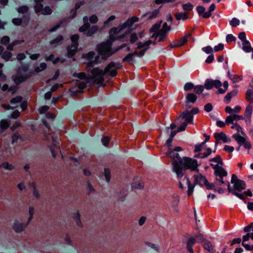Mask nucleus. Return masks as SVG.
<instances>
[{"instance_id":"4c0bfd02","label":"nucleus","mask_w":253,"mask_h":253,"mask_svg":"<svg viewBox=\"0 0 253 253\" xmlns=\"http://www.w3.org/2000/svg\"><path fill=\"white\" fill-rule=\"evenodd\" d=\"M20 43V42L19 41H14L11 43L8 44L6 46V49L8 51H12L13 49V47L16 44Z\"/></svg>"},{"instance_id":"0e129e2a","label":"nucleus","mask_w":253,"mask_h":253,"mask_svg":"<svg viewBox=\"0 0 253 253\" xmlns=\"http://www.w3.org/2000/svg\"><path fill=\"white\" fill-rule=\"evenodd\" d=\"M138 40V37L136 33H133L130 37V42L131 43H134Z\"/></svg>"},{"instance_id":"79ce46f5","label":"nucleus","mask_w":253,"mask_h":253,"mask_svg":"<svg viewBox=\"0 0 253 253\" xmlns=\"http://www.w3.org/2000/svg\"><path fill=\"white\" fill-rule=\"evenodd\" d=\"M223 85L224 89L220 88L219 87L218 88V91L219 93L223 94V93H225L228 89V83L227 81H225L223 83Z\"/></svg>"},{"instance_id":"6e6552de","label":"nucleus","mask_w":253,"mask_h":253,"mask_svg":"<svg viewBox=\"0 0 253 253\" xmlns=\"http://www.w3.org/2000/svg\"><path fill=\"white\" fill-rule=\"evenodd\" d=\"M193 117L189 111H185L183 112L179 116L177 120H180L181 126L178 127L177 131H184L188 123H192Z\"/></svg>"},{"instance_id":"7ed1b4c3","label":"nucleus","mask_w":253,"mask_h":253,"mask_svg":"<svg viewBox=\"0 0 253 253\" xmlns=\"http://www.w3.org/2000/svg\"><path fill=\"white\" fill-rule=\"evenodd\" d=\"M161 22L158 23H156L150 29L151 33H153L152 38L155 39L158 38V42L164 41L168 37V32L170 30V27L168 26L166 22L163 25L162 28L160 29Z\"/></svg>"},{"instance_id":"f3484780","label":"nucleus","mask_w":253,"mask_h":253,"mask_svg":"<svg viewBox=\"0 0 253 253\" xmlns=\"http://www.w3.org/2000/svg\"><path fill=\"white\" fill-rule=\"evenodd\" d=\"M189 12H177L174 14V17L177 20H185L189 18Z\"/></svg>"},{"instance_id":"72a5a7b5","label":"nucleus","mask_w":253,"mask_h":253,"mask_svg":"<svg viewBox=\"0 0 253 253\" xmlns=\"http://www.w3.org/2000/svg\"><path fill=\"white\" fill-rule=\"evenodd\" d=\"M12 53L9 51L5 50L3 51V52L1 57L5 61H8L12 57Z\"/></svg>"},{"instance_id":"f257e3e1","label":"nucleus","mask_w":253,"mask_h":253,"mask_svg":"<svg viewBox=\"0 0 253 253\" xmlns=\"http://www.w3.org/2000/svg\"><path fill=\"white\" fill-rule=\"evenodd\" d=\"M172 165V170L176 174L178 178L182 177L184 171L189 169L191 171H198V164L197 160L188 157L181 158L177 153L171 151L169 153Z\"/></svg>"},{"instance_id":"bf43d9fd","label":"nucleus","mask_w":253,"mask_h":253,"mask_svg":"<svg viewBox=\"0 0 253 253\" xmlns=\"http://www.w3.org/2000/svg\"><path fill=\"white\" fill-rule=\"evenodd\" d=\"M49 109V107L46 105L43 106L39 109V112L40 114H42L45 113Z\"/></svg>"},{"instance_id":"37998d69","label":"nucleus","mask_w":253,"mask_h":253,"mask_svg":"<svg viewBox=\"0 0 253 253\" xmlns=\"http://www.w3.org/2000/svg\"><path fill=\"white\" fill-rule=\"evenodd\" d=\"M10 42V38L8 36H4L1 38L0 43L3 45H7Z\"/></svg>"},{"instance_id":"f03ea898","label":"nucleus","mask_w":253,"mask_h":253,"mask_svg":"<svg viewBox=\"0 0 253 253\" xmlns=\"http://www.w3.org/2000/svg\"><path fill=\"white\" fill-rule=\"evenodd\" d=\"M231 182L233 184V188L232 189L230 188L229 182H227L226 183L228 191L232 193L240 199L244 200L245 197L244 195L239 192H241L242 190L246 189V184L245 182L242 180L238 179L236 174H233L232 175Z\"/></svg>"},{"instance_id":"e433bc0d","label":"nucleus","mask_w":253,"mask_h":253,"mask_svg":"<svg viewBox=\"0 0 253 253\" xmlns=\"http://www.w3.org/2000/svg\"><path fill=\"white\" fill-rule=\"evenodd\" d=\"M17 10L19 13L25 14L29 11V7L26 5H22L19 7Z\"/></svg>"},{"instance_id":"dca6fc26","label":"nucleus","mask_w":253,"mask_h":253,"mask_svg":"<svg viewBox=\"0 0 253 253\" xmlns=\"http://www.w3.org/2000/svg\"><path fill=\"white\" fill-rule=\"evenodd\" d=\"M214 137L216 139L215 144L217 145L219 140H221L224 143H226L230 140L228 139L225 133L223 132L220 133H215Z\"/></svg>"},{"instance_id":"a211bd4d","label":"nucleus","mask_w":253,"mask_h":253,"mask_svg":"<svg viewBox=\"0 0 253 253\" xmlns=\"http://www.w3.org/2000/svg\"><path fill=\"white\" fill-rule=\"evenodd\" d=\"M83 21L84 22V25L80 27L79 29V31L80 32H84L87 30H88L90 26V24L88 22V18L87 16H84L83 18Z\"/></svg>"},{"instance_id":"6e6d98bb","label":"nucleus","mask_w":253,"mask_h":253,"mask_svg":"<svg viewBox=\"0 0 253 253\" xmlns=\"http://www.w3.org/2000/svg\"><path fill=\"white\" fill-rule=\"evenodd\" d=\"M99 56H96L95 58V59L93 61H89L86 63V67H92L93 66L94 64H97L98 62Z\"/></svg>"},{"instance_id":"1a4fd4ad","label":"nucleus","mask_w":253,"mask_h":253,"mask_svg":"<svg viewBox=\"0 0 253 253\" xmlns=\"http://www.w3.org/2000/svg\"><path fill=\"white\" fill-rule=\"evenodd\" d=\"M122 66L119 63L111 62L105 68L104 73L105 76L115 77L118 74V70L121 69Z\"/></svg>"},{"instance_id":"e2e57ef3","label":"nucleus","mask_w":253,"mask_h":253,"mask_svg":"<svg viewBox=\"0 0 253 253\" xmlns=\"http://www.w3.org/2000/svg\"><path fill=\"white\" fill-rule=\"evenodd\" d=\"M230 25L233 27H236L240 23V21L236 18H234L230 22Z\"/></svg>"},{"instance_id":"864d4df0","label":"nucleus","mask_w":253,"mask_h":253,"mask_svg":"<svg viewBox=\"0 0 253 253\" xmlns=\"http://www.w3.org/2000/svg\"><path fill=\"white\" fill-rule=\"evenodd\" d=\"M22 101V97L21 96H17L13 98H12L10 103L12 104L17 103L21 102Z\"/></svg>"},{"instance_id":"a19ab883","label":"nucleus","mask_w":253,"mask_h":253,"mask_svg":"<svg viewBox=\"0 0 253 253\" xmlns=\"http://www.w3.org/2000/svg\"><path fill=\"white\" fill-rule=\"evenodd\" d=\"M172 140H173V139L169 138L167 141V144L169 150H168V152H167L166 154L169 157V153L171 151H173L171 149V146H172L171 142H172Z\"/></svg>"},{"instance_id":"c756f323","label":"nucleus","mask_w":253,"mask_h":253,"mask_svg":"<svg viewBox=\"0 0 253 253\" xmlns=\"http://www.w3.org/2000/svg\"><path fill=\"white\" fill-rule=\"evenodd\" d=\"M215 6L214 4H211L208 12H206L203 15V18H208L211 15V12L215 9Z\"/></svg>"},{"instance_id":"680f3d73","label":"nucleus","mask_w":253,"mask_h":253,"mask_svg":"<svg viewBox=\"0 0 253 253\" xmlns=\"http://www.w3.org/2000/svg\"><path fill=\"white\" fill-rule=\"evenodd\" d=\"M175 0H155V2L157 4L165 3H169L175 1Z\"/></svg>"},{"instance_id":"69168bd1","label":"nucleus","mask_w":253,"mask_h":253,"mask_svg":"<svg viewBox=\"0 0 253 253\" xmlns=\"http://www.w3.org/2000/svg\"><path fill=\"white\" fill-rule=\"evenodd\" d=\"M89 22L92 24H95L98 21V18L95 15H92L89 18Z\"/></svg>"},{"instance_id":"49530a36","label":"nucleus","mask_w":253,"mask_h":253,"mask_svg":"<svg viewBox=\"0 0 253 253\" xmlns=\"http://www.w3.org/2000/svg\"><path fill=\"white\" fill-rule=\"evenodd\" d=\"M0 166L3 168L5 169L8 170H12L14 169V167L12 165L8 163L7 162H5L1 164Z\"/></svg>"},{"instance_id":"c9c22d12","label":"nucleus","mask_w":253,"mask_h":253,"mask_svg":"<svg viewBox=\"0 0 253 253\" xmlns=\"http://www.w3.org/2000/svg\"><path fill=\"white\" fill-rule=\"evenodd\" d=\"M210 162H213L216 163H217L216 165H218L219 166H220V165L223 166V165L222 159L220 157V156L219 155L216 156L215 157L211 159Z\"/></svg>"},{"instance_id":"4be33fe9","label":"nucleus","mask_w":253,"mask_h":253,"mask_svg":"<svg viewBox=\"0 0 253 253\" xmlns=\"http://www.w3.org/2000/svg\"><path fill=\"white\" fill-rule=\"evenodd\" d=\"M63 36L59 35L55 39L50 42V44L51 45H56L60 43L63 41Z\"/></svg>"},{"instance_id":"de8ad7c7","label":"nucleus","mask_w":253,"mask_h":253,"mask_svg":"<svg viewBox=\"0 0 253 253\" xmlns=\"http://www.w3.org/2000/svg\"><path fill=\"white\" fill-rule=\"evenodd\" d=\"M12 22L14 25L16 26H20L22 25L23 20L21 18H15L12 19Z\"/></svg>"},{"instance_id":"3c124183","label":"nucleus","mask_w":253,"mask_h":253,"mask_svg":"<svg viewBox=\"0 0 253 253\" xmlns=\"http://www.w3.org/2000/svg\"><path fill=\"white\" fill-rule=\"evenodd\" d=\"M43 9V5L41 3H38L35 6V10L36 13L42 12Z\"/></svg>"},{"instance_id":"7c9ffc66","label":"nucleus","mask_w":253,"mask_h":253,"mask_svg":"<svg viewBox=\"0 0 253 253\" xmlns=\"http://www.w3.org/2000/svg\"><path fill=\"white\" fill-rule=\"evenodd\" d=\"M228 76L230 79L233 81V83L239 82V81L242 80V76H240L238 75H231L228 72Z\"/></svg>"},{"instance_id":"412c9836","label":"nucleus","mask_w":253,"mask_h":253,"mask_svg":"<svg viewBox=\"0 0 253 253\" xmlns=\"http://www.w3.org/2000/svg\"><path fill=\"white\" fill-rule=\"evenodd\" d=\"M237 91L236 90H232L230 92H228L226 95L224 97V101L226 103H229L231 98L236 95Z\"/></svg>"},{"instance_id":"39448f33","label":"nucleus","mask_w":253,"mask_h":253,"mask_svg":"<svg viewBox=\"0 0 253 253\" xmlns=\"http://www.w3.org/2000/svg\"><path fill=\"white\" fill-rule=\"evenodd\" d=\"M153 43L155 44V42H152L151 40H148L144 42H138L137 43L136 50L132 53L128 54L125 58L123 59V62H130L133 60V56L136 55L138 57L143 56L146 51L150 48V45Z\"/></svg>"},{"instance_id":"a878e982","label":"nucleus","mask_w":253,"mask_h":253,"mask_svg":"<svg viewBox=\"0 0 253 253\" xmlns=\"http://www.w3.org/2000/svg\"><path fill=\"white\" fill-rule=\"evenodd\" d=\"M196 240L194 237H190L187 242V249L188 251H192L193 250L192 246L195 243Z\"/></svg>"},{"instance_id":"4d7b16f0","label":"nucleus","mask_w":253,"mask_h":253,"mask_svg":"<svg viewBox=\"0 0 253 253\" xmlns=\"http://www.w3.org/2000/svg\"><path fill=\"white\" fill-rule=\"evenodd\" d=\"M110 141V138L108 136H104L101 139L103 144L105 146H107L109 145Z\"/></svg>"},{"instance_id":"09e8293b","label":"nucleus","mask_w":253,"mask_h":253,"mask_svg":"<svg viewBox=\"0 0 253 253\" xmlns=\"http://www.w3.org/2000/svg\"><path fill=\"white\" fill-rule=\"evenodd\" d=\"M197 10L199 15L202 16L203 17V15L205 13V8L203 6H198L197 7Z\"/></svg>"},{"instance_id":"c03bdc74","label":"nucleus","mask_w":253,"mask_h":253,"mask_svg":"<svg viewBox=\"0 0 253 253\" xmlns=\"http://www.w3.org/2000/svg\"><path fill=\"white\" fill-rule=\"evenodd\" d=\"M205 87V85H196V86H194V91L196 93L198 94H201L204 90Z\"/></svg>"},{"instance_id":"603ef678","label":"nucleus","mask_w":253,"mask_h":253,"mask_svg":"<svg viewBox=\"0 0 253 253\" xmlns=\"http://www.w3.org/2000/svg\"><path fill=\"white\" fill-rule=\"evenodd\" d=\"M104 174L107 181L109 182L111 178V173L110 169H105Z\"/></svg>"},{"instance_id":"0eeeda50","label":"nucleus","mask_w":253,"mask_h":253,"mask_svg":"<svg viewBox=\"0 0 253 253\" xmlns=\"http://www.w3.org/2000/svg\"><path fill=\"white\" fill-rule=\"evenodd\" d=\"M90 73L91 75L88 77V79L92 80L94 83L98 84H102L104 83L105 75L102 70L98 68H93L90 70Z\"/></svg>"},{"instance_id":"5701e85b","label":"nucleus","mask_w":253,"mask_h":253,"mask_svg":"<svg viewBox=\"0 0 253 253\" xmlns=\"http://www.w3.org/2000/svg\"><path fill=\"white\" fill-rule=\"evenodd\" d=\"M253 111V106L249 105L246 108L244 112V117H246L249 120H251Z\"/></svg>"},{"instance_id":"cd10ccee","label":"nucleus","mask_w":253,"mask_h":253,"mask_svg":"<svg viewBox=\"0 0 253 253\" xmlns=\"http://www.w3.org/2000/svg\"><path fill=\"white\" fill-rule=\"evenodd\" d=\"M245 97L248 101L253 104V91L251 89L247 91Z\"/></svg>"},{"instance_id":"8fccbe9b","label":"nucleus","mask_w":253,"mask_h":253,"mask_svg":"<svg viewBox=\"0 0 253 253\" xmlns=\"http://www.w3.org/2000/svg\"><path fill=\"white\" fill-rule=\"evenodd\" d=\"M95 53L93 51H90L88 52V53L85 54L84 55V58L87 59V60H91L93 58Z\"/></svg>"},{"instance_id":"5fc2aeb1","label":"nucleus","mask_w":253,"mask_h":253,"mask_svg":"<svg viewBox=\"0 0 253 253\" xmlns=\"http://www.w3.org/2000/svg\"><path fill=\"white\" fill-rule=\"evenodd\" d=\"M54 55L52 54H51L49 56H46L45 57V60L46 61H52L53 63L54 64L56 63L59 60V58H57L55 60H54Z\"/></svg>"},{"instance_id":"ea45409f","label":"nucleus","mask_w":253,"mask_h":253,"mask_svg":"<svg viewBox=\"0 0 253 253\" xmlns=\"http://www.w3.org/2000/svg\"><path fill=\"white\" fill-rule=\"evenodd\" d=\"M47 67L46 64L45 63H41L39 67H38L35 68V71L36 73H39L41 72L44 70H45Z\"/></svg>"},{"instance_id":"9b49d317","label":"nucleus","mask_w":253,"mask_h":253,"mask_svg":"<svg viewBox=\"0 0 253 253\" xmlns=\"http://www.w3.org/2000/svg\"><path fill=\"white\" fill-rule=\"evenodd\" d=\"M211 166L214 169V174L216 176H219L220 178V182L222 184H226L223 180V177L227 175V172L222 168V166L218 165H214L211 164Z\"/></svg>"},{"instance_id":"a18cd8bd","label":"nucleus","mask_w":253,"mask_h":253,"mask_svg":"<svg viewBox=\"0 0 253 253\" xmlns=\"http://www.w3.org/2000/svg\"><path fill=\"white\" fill-rule=\"evenodd\" d=\"M0 126L1 129H5L9 126V123L7 120H2L0 123Z\"/></svg>"},{"instance_id":"4468645a","label":"nucleus","mask_w":253,"mask_h":253,"mask_svg":"<svg viewBox=\"0 0 253 253\" xmlns=\"http://www.w3.org/2000/svg\"><path fill=\"white\" fill-rule=\"evenodd\" d=\"M31 76V73L26 74L25 75L16 76L13 78V81L17 85H18L26 81Z\"/></svg>"},{"instance_id":"f704fd0d","label":"nucleus","mask_w":253,"mask_h":253,"mask_svg":"<svg viewBox=\"0 0 253 253\" xmlns=\"http://www.w3.org/2000/svg\"><path fill=\"white\" fill-rule=\"evenodd\" d=\"M243 49L246 52H250L252 50L251 45L248 41L243 42Z\"/></svg>"},{"instance_id":"13d9d810","label":"nucleus","mask_w":253,"mask_h":253,"mask_svg":"<svg viewBox=\"0 0 253 253\" xmlns=\"http://www.w3.org/2000/svg\"><path fill=\"white\" fill-rule=\"evenodd\" d=\"M52 12L51 8L49 6H46L42 10V13L43 15H49Z\"/></svg>"},{"instance_id":"20e7f679","label":"nucleus","mask_w":253,"mask_h":253,"mask_svg":"<svg viewBox=\"0 0 253 253\" xmlns=\"http://www.w3.org/2000/svg\"><path fill=\"white\" fill-rule=\"evenodd\" d=\"M194 183L192 184L189 179L186 176L185 177L186 183L188 185L187 195L189 196L192 195L193 192V189L196 184H199L201 186H205L208 189H211L213 187V185L212 184H210L206 178L201 174H195L194 175Z\"/></svg>"},{"instance_id":"aec40b11","label":"nucleus","mask_w":253,"mask_h":253,"mask_svg":"<svg viewBox=\"0 0 253 253\" xmlns=\"http://www.w3.org/2000/svg\"><path fill=\"white\" fill-rule=\"evenodd\" d=\"M159 12V10L156 9L151 12H147L144 15V16L148 17L147 19L148 20H151L156 18L158 16Z\"/></svg>"},{"instance_id":"6ab92c4d","label":"nucleus","mask_w":253,"mask_h":253,"mask_svg":"<svg viewBox=\"0 0 253 253\" xmlns=\"http://www.w3.org/2000/svg\"><path fill=\"white\" fill-rule=\"evenodd\" d=\"M144 183L138 178L134 179L131 184L133 189H142L144 187Z\"/></svg>"},{"instance_id":"052dcab7","label":"nucleus","mask_w":253,"mask_h":253,"mask_svg":"<svg viewBox=\"0 0 253 253\" xmlns=\"http://www.w3.org/2000/svg\"><path fill=\"white\" fill-rule=\"evenodd\" d=\"M194 86L193 84L191 83H186L184 85V89L186 91L191 90L192 89L194 88Z\"/></svg>"},{"instance_id":"2eb2a0df","label":"nucleus","mask_w":253,"mask_h":253,"mask_svg":"<svg viewBox=\"0 0 253 253\" xmlns=\"http://www.w3.org/2000/svg\"><path fill=\"white\" fill-rule=\"evenodd\" d=\"M244 118V117L243 116L233 114L226 117L225 119V123L226 125H229L230 124H233L234 121L243 120Z\"/></svg>"},{"instance_id":"423d86ee","label":"nucleus","mask_w":253,"mask_h":253,"mask_svg":"<svg viewBox=\"0 0 253 253\" xmlns=\"http://www.w3.org/2000/svg\"><path fill=\"white\" fill-rule=\"evenodd\" d=\"M111 46L112 43L110 41L103 42L97 45V51L99 54L103 56V59H106L115 53L112 51Z\"/></svg>"},{"instance_id":"393cba45","label":"nucleus","mask_w":253,"mask_h":253,"mask_svg":"<svg viewBox=\"0 0 253 253\" xmlns=\"http://www.w3.org/2000/svg\"><path fill=\"white\" fill-rule=\"evenodd\" d=\"M186 102L194 103L197 99V96L194 93H188L186 96Z\"/></svg>"},{"instance_id":"58836bf2","label":"nucleus","mask_w":253,"mask_h":253,"mask_svg":"<svg viewBox=\"0 0 253 253\" xmlns=\"http://www.w3.org/2000/svg\"><path fill=\"white\" fill-rule=\"evenodd\" d=\"M183 9L185 11V12H188L191 11L193 9V6L190 3H187L185 4H183L182 5Z\"/></svg>"},{"instance_id":"2f4dec72","label":"nucleus","mask_w":253,"mask_h":253,"mask_svg":"<svg viewBox=\"0 0 253 253\" xmlns=\"http://www.w3.org/2000/svg\"><path fill=\"white\" fill-rule=\"evenodd\" d=\"M24 227L25 226H24L22 224L18 222L14 223L13 226L14 230L16 232H20L24 230Z\"/></svg>"},{"instance_id":"c85d7f7f","label":"nucleus","mask_w":253,"mask_h":253,"mask_svg":"<svg viewBox=\"0 0 253 253\" xmlns=\"http://www.w3.org/2000/svg\"><path fill=\"white\" fill-rule=\"evenodd\" d=\"M203 247L205 249L209 252H211L213 250V247L211 243L208 240H205L204 241Z\"/></svg>"},{"instance_id":"338daca9","label":"nucleus","mask_w":253,"mask_h":253,"mask_svg":"<svg viewBox=\"0 0 253 253\" xmlns=\"http://www.w3.org/2000/svg\"><path fill=\"white\" fill-rule=\"evenodd\" d=\"M236 40V38L233 36L232 35H231V34H229L226 37V42H228V43H230L233 41H235Z\"/></svg>"},{"instance_id":"b1692460","label":"nucleus","mask_w":253,"mask_h":253,"mask_svg":"<svg viewBox=\"0 0 253 253\" xmlns=\"http://www.w3.org/2000/svg\"><path fill=\"white\" fill-rule=\"evenodd\" d=\"M99 28L96 25H94L90 27L86 33V36L88 37H91L96 33L98 30Z\"/></svg>"},{"instance_id":"473e14b6","label":"nucleus","mask_w":253,"mask_h":253,"mask_svg":"<svg viewBox=\"0 0 253 253\" xmlns=\"http://www.w3.org/2000/svg\"><path fill=\"white\" fill-rule=\"evenodd\" d=\"M73 76L76 78H78L81 80L87 79L88 80L86 77V75L84 72L76 73L75 72Z\"/></svg>"},{"instance_id":"9d476101","label":"nucleus","mask_w":253,"mask_h":253,"mask_svg":"<svg viewBox=\"0 0 253 253\" xmlns=\"http://www.w3.org/2000/svg\"><path fill=\"white\" fill-rule=\"evenodd\" d=\"M79 36L78 34L73 35L71 37L72 43L67 47L68 57H72L76 54L79 45Z\"/></svg>"},{"instance_id":"ddd939ff","label":"nucleus","mask_w":253,"mask_h":253,"mask_svg":"<svg viewBox=\"0 0 253 253\" xmlns=\"http://www.w3.org/2000/svg\"><path fill=\"white\" fill-rule=\"evenodd\" d=\"M222 85L221 83L218 80H213L211 79H207L205 83V87L207 89H211L213 87L218 88Z\"/></svg>"},{"instance_id":"f8f14e48","label":"nucleus","mask_w":253,"mask_h":253,"mask_svg":"<svg viewBox=\"0 0 253 253\" xmlns=\"http://www.w3.org/2000/svg\"><path fill=\"white\" fill-rule=\"evenodd\" d=\"M191 33H188L179 40L175 41V42H173V43L171 44L170 45V47L175 48L183 45L187 42L188 39L190 38L191 37Z\"/></svg>"},{"instance_id":"774afa93","label":"nucleus","mask_w":253,"mask_h":253,"mask_svg":"<svg viewBox=\"0 0 253 253\" xmlns=\"http://www.w3.org/2000/svg\"><path fill=\"white\" fill-rule=\"evenodd\" d=\"M132 22L129 18L126 21L124 24L123 25V27L124 28H126V27H131L133 25Z\"/></svg>"},{"instance_id":"bb28decb","label":"nucleus","mask_w":253,"mask_h":253,"mask_svg":"<svg viewBox=\"0 0 253 253\" xmlns=\"http://www.w3.org/2000/svg\"><path fill=\"white\" fill-rule=\"evenodd\" d=\"M233 138H234L240 145H242V144L246 140L244 137L241 136L239 133L234 134L233 135Z\"/></svg>"}]
</instances>
